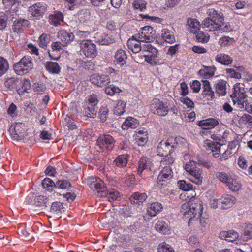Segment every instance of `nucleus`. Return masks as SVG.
<instances>
[{
  "mask_svg": "<svg viewBox=\"0 0 252 252\" xmlns=\"http://www.w3.org/2000/svg\"><path fill=\"white\" fill-rule=\"evenodd\" d=\"M180 101L184 104H185L188 108H193L194 103L192 100H191L188 97H182L180 98Z\"/></svg>",
  "mask_w": 252,
  "mask_h": 252,
  "instance_id": "774afa93",
  "label": "nucleus"
},
{
  "mask_svg": "<svg viewBox=\"0 0 252 252\" xmlns=\"http://www.w3.org/2000/svg\"><path fill=\"white\" fill-rule=\"evenodd\" d=\"M215 61L224 65H229L232 63L231 57L224 53L218 54L215 57Z\"/></svg>",
  "mask_w": 252,
  "mask_h": 252,
  "instance_id": "473e14b6",
  "label": "nucleus"
},
{
  "mask_svg": "<svg viewBox=\"0 0 252 252\" xmlns=\"http://www.w3.org/2000/svg\"><path fill=\"white\" fill-rule=\"evenodd\" d=\"M65 211V207L63 203L60 202L56 201L52 203L49 213L53 217H59L63 212Z\"/></svg>",
  "mask_w": 252,
  "mask_h": 252,
  "instance_id": "cd10ccee",
  "label": "nucleus"
},
{
  "mask_svg": "<svg viewBox=\"0 0 252 252\" xmlns=\"http://www.w3.org/2000/svg\"><path fill=\"white\" fill-rule=\"evenodd\" d=\"M129 158L128 154L120 155L114 160V165L118 168L124 167L126 166Z\"/></svg>",
  "mask_w": 252,
  "mask_h": 252,
  "instance_id": "2f4dec72",
  "label": "nucleus"
},
{
  "mask_svg": "<svg viewBox=\"0 0 252 252\" xmlns=\"http://www.w3.org/2000/svg\"><path fill=\"white\" fill-rule=\"evenodd\" d=\"M173 177V173L170 166L163 167L160 171L158 178V187L159 188H164L168 187L170 184V180Z\"/></svg>",
  "mask_w": 252,
  "mask_h": 252,
  "instance_id": "6e6552de",
  "label": "nucleus"
},
{
  "mask_svg": "<svg viewBox=\"0 0 252 252\" xmlns=\"http://www.w3.org/2000/svg\"><path fill=\"white\" fill-rule=\"evenodd\" d=\"M38 42L40 47L45 48L50 42L49 36L46 34H42L39 37Z\"/></svg>",
  "mask_w": 252,
  "mask_h": 252,
  "instance_id": "09e8293b",
  "label": "nucleus"
},
{
  "mask_svg": "<svg viewBox=\"0 0 252 252\" xmlns=\"http://www.w3.org/2000/svg\"><path fill=\"white\" fill-rule=\"evenodd\" d=\"M87 183L94 191H97L100 197L107 198L109 202L115 201L120 197L119 192L116 189H105V184L99 178L90 177Z\"/></svg>",
  "mask_w": 252,
  "mask_h": 252,
  "instance_id": "f03ea898",
  "label": "nucleus"
},
{
  "mask_svg": "<svg viewBox=\"0 0 252 252\" xmlns=\"http://www.w3.org/2000/svg\"><path fill=\"white\" fill-rule=\"evenodd\" d=\"M219 124L218 120L213 118H209L197 122V125L202 129L205 130H209L214 128L216 126L218 125Z\"/></svg>",
  "mask_w": 252,
  "mask_h": 252,
  "instance_id": "6ab92c4d",
  "label": "nucleus"
},
{
  "mask_svg": "<svg viewBox=\"0 0 252 252\" xmlns=\"http://www.w3.org/2000/svg\"><path fill=\"white\" fill-rule=\"evenodd\" d=\"M33 67L32 60L30 56H24L18 63H15L13 68L15 72L19 75L27 74Z\"/></svg>",
  "mask_w": 252,
  "mask_h": 252,
  "instance_id": "423d86ee",
  "label": "nucleus"
},
{
  "mask_svg": "<svg viewBox=\"0 0 252 252\" xmlns=\"http://www.w3.org/2000/svg\"><path fill=\"white\" fill-rule=\"evenodd\" d=\"M204 68L200 69L198 74L204 79L210 78L213 76L216 68L215 67L204 66Z\"/></svg>",
  "mask_w": 252,
  "mask_h": 252,
  "instance_id": "f704fd0d",
  "label": "nucleus"
},
{
  "mask_svg": "<svg viewBox=\"0 0 252 252\" xmlns=\"http://www.w3.org/2000/svg\"><path fill=\"white\" fill-rule=\"evenodd\" d=\"M141 32L138 34V38L142 42L149 43L154 40L156 37V31L153 28L147 26L141 29Z\"/></svg>",
  "mask_w": 252,
  "mask_h": 252,
  "instance_id": "4468645a",
  "label": "nucleus"
},
{
  "mask_svg": "<svg viewBox=\"0 0 252 252\" xmlns=\"http://www.w3.org/2000/svg\"><path fill=\"white\" fill-rule=\"evenodd\" d=\"M109 112L108 109L106 107H101L100 109L99 113L101 121L105 122L107 119V115Z\"/></svg>",
  "mask_w": 252,
  "mask_h": 252,
  "instance_id": "e2e57ef3",
  "label": "nucleus"
},
{
  "mask_svg": "<svg viewBox=\"0 0 252 252\" xmlns=\"http://www.w3.org/2000/svg\"><path fill=\"white\" fill-rule=\"evenodd\" d=\"M135 132V140L138 145L141 146H144L148 140L147 131L145 129H137Z\"/></svg>",
  "mask_w": 252,
  "mask_h": 252,
  "instance_id": "4be33fe9",
  "label": "nucleus"
},
{
  "mask_svg": "<svg viewBox=\"0 0 252 252\" xmlns=\"http://www.w3.org/2000/svg\"><path fill=\"white\" fill-rule=\"evenodd\" d=\"M234 93L231 94V97L233 99L236 98L237 105L240 108L244 107V102L247 101L246 91L244 87L240 86V84L234 86Z\"/></svg>",
  "mask_w": 252,
  "mask_h": 252,
  "instance_id": "f8f14e48",
  "label": "nucleus"
},
{
  "mask_svg": "<svg viewBox=\"0 0 252 252\" xmlns=\"http://www.w3.org/2000/svg\"><path fill=\"white\" fill-rule=\"evenodd\" d=\"M177 138L173 139L172 138L168 139L166 141H161L157 148V153L158 155L163 157L168 155H170L177 147V144L174 142L176 141Z\"/></svg>",
  "mask_w": 252,
  "mask_h": 252,
  "instance_id": "1a4fd4ad",
  "label": "nucleus"
},
{
  "mask_svg": "<svg viewBox=\"0 0 252 252\" xmlns=\"http://www.w3.org/2000/svg\"><path fill=\"white\" fill-rule=\"evenodd\" d=\"M158 249V252H174L171 246L165 242L160 244Z\"/></svg>",
  "mask_w": 252,
  "mask_h": 252,
  "instance_id": "864d4df0",
  "label": "nucleus"
},
{
  "mask_svg": "<svg viewBox=\"0 0 252 252\" xmlns=\"http://www.w3.org/2000/svg\"><path fill=\"white\" fill-rule=\"evenodd\" d=\"M24 106L26 107V111L28 113L33 115L35 113L36 108L34 105L31 102H25L24 103Z\"/></svg>",
  "mask_w": 252,
  "mask_h": 252,
  "instance_id": "052dcab7",
  "label": "nucleus"
},
{
  "mask_svg": "<svg viewBox=\"0 0 252 252\" xmlns=\"http://www.w3.org/2000/svg\"><path fill=\"white\" fill-rule=\"evenodd\" d=\"M187 24L190 28L189 31L192 33L196 32L201 26L200 22L197 19L191 18L188 19Z\"/></svg>",
  "mask_w": 252,
  "mask_h": 252,
  "instance_id": "4c0bfd02",
  "label": "nucleus"
},
{
  "mask_svg": "<svg viewBox=\"0 0 252 252\" xmlns=\"http://www.w3.org/2000/svg\"><path fill=\"white\" fill-rule=\"evenodd\" d=\"M147 198L148 196L145 193L136 192L132 194L129 200L132 204L141 205L147 200Z\"/></svg>",
  "mask_w": 252,
  "mask_h": 252,
  "instance_id": "c85d7f7f",
  "label": "nucleus"
},
{
  "mask_svg": "<svg viewBox=\"0 0 252 252\" xmlns=\"http://www.w3.org/2000/svg\"><path fill=\"white\" fill-rule=\"evenodd\" d=\"M206 149L207 150H210L214 157L217 158L219 156L220 146L221 144L219 142L212 141L209 140H207L205 142Z\"/></svg>",
  "mask_w": 252,
  "mask_h": 252,
  "instance_id": "393cba45",
  "label": "nucleus"
},
{
  "mask_svg": "<svg viewBox=\"0 0 252 252\" xmlns=\"http://www.w3.org/2000/svg\"><path fill=\"white\" fill-rule=\"evenodd\" d=\"M243 237L246 239L252 238V224H248L246 225L243 233Z\"/></svg>",
  "mask_w": 252,
  "mask_h": 252,
  "instance_id": "5fc2aeb1",
  "label": "nucleus"
},
{
  "mask_svg": "<svg viewBox=\"0 0 252 252\" xmlns=\"http://www.w3.org/2000/svg\"><path fill=\"white\" fill-rule=\"evenodd\" d=\"M203 96L208 100H213L215 98V94L210 86V82L207 80H203Z\"/></svg>",
  "mask_w": 252,
  "mask_h": 252,
  "instance_id": "a878e982",
  "label": "nucleus"
},
{
  "mask_svg": "<svg viewBox=\"0 0 252 252\" xmlns=\"http://www.w3.org/2000/svg\"><path fill=\"white\" fill-rule=\"evenodd\" d=\"M236 198L230 195H225L219 199L220 208L227 209L231 207L236 202Z\"/></svg>",
  "mask_w": 252,
  "mask_h": 252,
  "instance_id": "bb28decb",
  "label": "nucleus"
},
{
  "mask_svg": "<svg viewBox=\"0 0 252 252\" xmlns=\"http://www.w3.org/2000/svg\"><path fill=\"white\" fill-rule=\"evenodd\" d=\"M42 185L43 188L49 191H52L54 189H56V183L54 182L49 178H45L42 181Z\"/></svg>",
  "mask_w": 252,
  "mask_h": 252,
  "instance_id": "49530a36",
  "label": "nucleus"
},
{
  "mask_svg": "<svg viewBox=\"0 0 252 252\" xmlns=\"http://www.w3.org/2000/svg\"><path fill=\"white\" fill-rule=\"evenodd\" d=\"M47 9L46 5L43 2H38L30 6L29 11L36 19H39L44 14Z\"/></svg>",
  "mask_w": 252,
  "mask_h": 252,
  "instance_id": "dca6fc26",
  "label": "nucleus"
},
{
  "mask_svg": "<svg viewBox=\"0 0 252 252\" xmlns=\"http://www.w3.org/2000/svg\"><path fill=\"white\" fill-rule=\"evenodd\" d=\"M9 65L7 61L3 58L0 57V77L7 71Z\"/></svg>",
  "mask_w": 252,
  "mask_h": 252,
  "instance_id": "3c124183",
  "label": "nucleus"
},
{
  "mask_svg": "<svg viewBox=\"0 0 252 252\" xmlns=\"http://www.w3.org/2000/svg\"><path fill=\"white\" fill-rule=\"evenodd\" d=\"M46 70L51 74H58L60 73L61 67L56 62L49 61L45 65Z\"/></svg>",
  "mask_w": 252,
  "mask_h": 252,
  "instance_id": "72a5a7b5",
  "label": "nucleus"
},
{
  "mask_svg": "<svg viewBox=\"0 0 252 252\" xmlns=\"http://www.w3.org/2000/svg\"><path fill=\"white\" fill-rule=\"evenodd\" d=\"M8 17L3 12L0 13V30H4L7 27Z\"/></svg>",
  "mask_w": 252,
  "mask_h": 252,
  "instance_id": "13d9d810",
  "label": "nucleus"
},
{
  "mask_svg": "<svg viewBox=\"0 0 252 252\" xmlns=\"http://www.w3.org/2000/svg\"><path fill=\"white\" fill-rule=\"evenodd\" d=\"M220 235L221 238L224 237L226 241L229 242H233L239 237L238 233L234 230L223 231L220 234Z\"/></svg>",
  "mask_w": 252,
  "mask_h": 252,
  "instance_id": "e433bc0d",
  "label": "nucleus"
},
{
  "mask_svg": "<svg viewBox=\"0 0 252 252\" xmlns=\"http://www.w3.org/2000/svg\"><path fill=\"white\" fill-rule=\"evenodd\" d=\"M162 36L166 42L172 43L175 41V37L172 32L167 29H164L162 30Z\"/></svg>",
  "mask_w": 252,
  "mask_h": 252,
  "instance_id": "a19ab883",
  "label": "nucleus"
},
{
  "mask_svg": "<svg viewBox=\"0 0 252 252\" xmlns=\"http://www.w3.org/2000/svg\"><path fill=\"white\" fill-rule=\"evenodd\" d=\"M138 123L137 120L131 117H128L122 125V128L124 130H126L128 128H135L137 127Z\"/></svg>",
  "mask_w": 252,
  "mask_h": 252,
  "instance_id": "c9c22d12",
  "label": "nucleus"
},
{
  "mask_svg": "<svg viewBox=\"0 0 252 252\" xmlns=\"http://www.w3.org/2000/svg\"><path fill=\"white\" fill-rule=\"evenodd\" d=\"M152 166L153 163L150 158L146 156L142 157L138 162L137 174L144 179L152 176Z\"/></svg>",
  "mask_w": 252,
  "mask_h": 252,
  "instance_id": "0eeeda50",
  "label": "nucleus"
},
{
  "mask_svg": "<svg viewBox=\"0 0 252 252\" xmlns=\"http://www.w3.org/2000/svg\"><path fill=\"white\" fill-rule=\"evenodd\" d=\"M235 43V40L229 36H223L220 39L219 43L221 46L233 45Z\"/></svg>",
  "mask_w": 252,
  "mask_h": 252,
  "instance_id": "603ef678",
  "label": "nucleus"
},
{
  "mask_svg": "<svg viewBox=\"0 0 252 252\" xmlns=\"http://www.w3.org/2000/svg\"><path fill=\"white\" fill-rule=\"evenodd\" d=\"M240 123L248 126L252 127V117L248 114H244L240 119Z\"/></svg>",
  "mask_w": 252,
  "mask_h": 252,
  "instance_id": "8fccbe9b",
  "label": "nucleus"
},
{
  "mask_svg": "<svg viewBox=\"0 0 252 252\" xmlns=\"http://www.w3.org/2000/svg\"><path fill=\"white\" fill-rule=\"evenodd\" d=\"M115 140L110 135H103L97 140V146L102 152H108L112 150L115 146Z\"/></svg>",
  "mask_w": 252,
  "mask_h": 252,
  "instance_id": "9d476101",
  "label": "nucleus"
},
{
  "mask_svg": "<svg viewBox=\"0 0 252 252\" xmlns=\"http://www.w3.org/2000/svg\"><path fill=\"white\" fill-rule=\"evenodd\" d=\"M161 203L158 202H153L147 207V213L151 217H155L157 214L161 212L162 209Z\"/></svg>",
  "mask_w": 252,
  "mask_h": 252,
  "instance_id": "c756f323",
  "label": "nucleus"
},
{
  "mask_svg": "<svg viewBox=\"0 0 252 252\" xmlns=\"http://www.w3.org/2000/svg\"><path fill=\"white\" fill-rule=\"evenodd\" d=\"M141 42L142 41L141 39H137L135 36H132L131 38L128 40L127 45L129 50L133 53H137L143 50V46L141 45Z\"/></svg>",
  "mask_w": 252,
  "mask_h": 252,
  "instance_id": "412c9836",
  "label": "nucleus"
},
{
  "mask_svg": "<svg viewBox=\"0 0 252 252\" xmlns=\"http://www.w3.org/2000/svg\"><path fill=\"white\" fill-rule=\"evenodd\" d=\"M156 230L159 233L165 234L170 231V227L168 222L163 220H158L155 224Z\"/></svg>",
  "mask_w": 252,
  "mask_h": 252,
  "instance_id": "7c9ffc66",
  "label": "nucleus"
},
{
  "mask_svg": "<svg viewBox=\"0 0 252 252\" xmlns=\"http://www.w3.org/2000/svg\"><path fill=\"white\" fill-rule=\"evenodd\" d=\"M161 161V164L162 166H170L175 161V158L172 156H168V155L164 156Z\"/></svg>",
  "mask_w": 252,
  "mask_h": 252,
  "instance_id": "4d7b16f0",
  "label": "nucleus"
},
{
  "mask_svg": "<svg viewBox=\"0 0 252 252\" xmlns=\"http://www.w3.org/2000/svg\"><path fill=\"white\" fill-rule=\"evenodd\" d=\"M158 50L150 44L143 45V50L137 57H135V61L137 63L141 62L144 58L145 61L151 65L158 63Z\"/></svg>",
  "mask_w": 252,
  "mask_h": 252,
  "instance_id": "20e7f679",
  "label": "nucleus"
},
{
  "mask_svg": "<svg viewBox=\"0 0 252 252\" xmlns=\"http://www.w3.org/2000/svg\"><path fill=\"white\" fill-rule=\"evenodd\" d=\"M57 37L60 40L62 45L65 46L73 41L74 35L70 31L62 29L58 32Z\"/></svg>",
  "mask_w": 252,
  "mask_h": 252,
  "instance_id": "2eb2a0df",
  "label": "nucleus"
},
{
  "mask_svg": "<svg viewBox=\"0 0 252 252\" xmlns=\"http://www.w3.org/2000/svg\"><path fill=\"white\" fill-rule=\"evenodd\" d=\"M96 42L101 45H108L115 41L114 37L106 33H97L94 36Z\"/></svg>",
  "mask_w": 252,
  "mask_h": 252,
  "instance_id": "aec40b11",
  "label": "nucleus"
},
{
  "mask_svg": "<svg viewBox=\"0 0 252 252\" xmlns=\"http://www.w3.org/2000/svg\"><path fill=\"white\" fill-rule=\"evenodd\" d=\"M226 74L231 78L239 79L241 77V74L236 72L233 69L228 68L226 69Z\"/></svg>",
  "mask_w": 252,
  "mask_h": 252,
  "instance_id": "69168bd1",
  "label": "nucleus"
},
{
  "mask_svg": "<svg viewBox=\"0 0 252 252\" xmlns=\"http://www.w3.org/2000/svg\"><path fill=\"white\" fill-rule=\"evenodd\" d=\"M178 186L182 190L187 191L193 189L192 185L189 181L185 180H179L177 182Z\"/></svg>",
  "mask_w": 252,
  "mask_h": 252,
  "instance_id": "37998d69",
  "label": "nucleus"
},
{
  "mask_svg": "<svg viewBox=\"0 0 252 252\" xmlns=\"http://www.w3.org/2000/svg\"><path fill=\"white\" fill-rule=\"evenodd\" d=\"M232 191H237L241 189V184L237 180L229 179L226 184Z\"/></svg>",
  "mask_w": 252,
  "mask_h": 252,
  "instance_id": "c03bdc74",
  "label": "nucleus"
},
{
  "mask_svg": "<svg viewBox=\"0 0 252 252\" xmlns=\"http://www.w3.org/2000/svg\"><path fill=\"white\" fill-rule=\"evenodd\" d=\"M49 203L48 198L42 195H39L35 197L34 204L36 206L41 207V209L46 208Z\"/></svg>",
  "mask_w": 252,
  "mask_h": 252,
  "instance_id": "ea45409f",
  "label": "nucleus"
},
{
  "mask_svg": "<svg viewBox=\"0 0 252 252\" xmlns=\"http://www.w3.org/2000/svg\"><path fill=\"white\" fill-rule=\"evenodd\" d=\"M63 14L60 11H55L53 13L49 14L48 22L53 26L57 27L63 21Z\"/></svg>",
  "mask_w": 252,
  "mask_h": 252,
  "instance_id": "5701e85b",
  "label": "nucleus"
},
{
  "mask_svg": "<svg viewBox=\"0 0 252 252\" xmlns=\"http://www.w3.org/2000/svg\"><path fill=\"white\" fill-rule=\"evenodd\" d=\"M226 82L223 80H219L216 84V92L220 95H225L226 94Z\"/></svg>",
  "mask_w": 252,
  "mask_h": 252,
  "instance_id": "58836bf2",
  "label": "nucleus"
},
{
  "mask_svg": "<svg viewBox=\"0 0 252 252\" xmlns=\"http://www.w3.org/2000/svg\"><path fill=\"white\" fill-rule=\"evenodd\" d=\"M80 45L86 57L94 58L96 56L97 50L96 45L91 40H83L80 42Z\"/></svg>",
  "mask_w": 252,
  "mask_h": 252,
  "instance_id": "9b49d317",
  "label": "nucleus"
},
{
  "mask_svg": "<svg viewBox=\"0 0 252 252\" xmlns=\"http://www.w3.org/2000/svg\"><path fill=\"white\" fill-rule=\"evenodd\" d=\"M132 5L135 9H139L141 11L146 8V4L144 1L142 0H135Z\"/></svg>",
  "mask_w": 252,
  "mask_h": 252,
  "instance_id": "680f3d73",
  "label": "nucleus"
},
{
  "mask_svg": "<svg viewBox=\"0 0 252 252\" xmlns=\"http://www.w3.org/2000/svg\"><path fill=\"white\" fill-rule=\"evenodd\" d=\"M207 13L209 17L204 19L201 27L210 32H215L220 29L224 24V16L222 12L211 8L208 10Z\"/></svg>",
  "mask_w": 252,
  "mask_h": 252,
  "instance_id": "7ed1b4c3",
  "label": "nucleus"
},
{
  "mask_svg": "<svg viewBox=\"0 0 252 252\" xmlns=\"http://www.w3.org/2000/svg\"><path fill=\"white\" fill-rule=\"evenodd\" d=\"M71 188L70 182L66 180H60L56 182V189L69 190Z\"/></svg>",
  "mask_w": 252,
  "mask_h": 252,
  "instance_id": "79ce46f5",
  "label": "nucleus"
},
{
  "mask_svg": "<svg viewBox=\"0 0 252 252\" xmlns=\"http://www.w3.org/2000/svg\"><path fill=\"white\" fill-rule=\"evenodd\" d=\"M126 104L124 101H119L115 108L114 112L118 115H122L125 112Z\"/></svg>",
  "mask_w": 252,
  "mask_h": 252,
  "instance_id": "bf43d9fd",
  "label": "nucleus"
},
{
  "mask_svg": "<svg viewBox=\"0 0 252 252\" xmlns=\"http://www.w3.org/2000/svg\"><path fill=\"white\" fill-rule=\"evenodd\" d=\"M127 56L124 50H118L115 55L114 63L116 65L119 67H123L126 66Z\"/></svg>",
  "mask_w": 252,
  "mask_h": 252,
  "instance_id": "b1692460",
  "label": "nucleus"
},
{
  "mask_svg": "<svg viewBox=\"0 0 252 252\" xmlns=\"http://www.w3.org/2000/svg\"><path fill=\"white\" fill-rule=\"evenodd\" d=\"M151 106L154 113L159 116H165L169 110L167 103L157 98L153 100Z\"/></svg>",
  "mask_w": 252,
  "mask_h": 252,
  "instance_id": "ddd939ff",
  "label": "nucleus"
},
{
  "mask_svg": "<svg viewBox=\"0 0 252 252\" xmlns=\"http://www.w3.org/2000/svg\"><path fill=\"white\" fill-rule=\"evenodd\" d=\"M89 104L93 106H97L98 99L97 96L95 94H92L88 97Z\"/></svg>",
  "mask_w": 252,
  "mask_h": 252,
  "instance_id": "0e129e2a",
  "label": "nucleus"
},
{
  "mask_svg": "<svg viewBox=\"0 0 252 252\" xmlns=\"http://www.w3.org/2000/svg\"><path fill=\"white\" fill-rule=\"evenodd\" d=\"M182 212L185 219H189V222L191 220L200 219L202 226L207 223V219L202 217V202L198 199L183 204L181 207Z\"/></svg>",
  "mask_w": 252,
  "mask_h": 252,
  "instance_id": "f257e3e1",
  "label": "nucleus"
},
{
  "mask_svg": "<svg viewBox=\"0 0 252 252\" xmlns=\"http://www.w3.org/2000/svg\"><path fill=\"white\" fill-rule=\"evenodd\" d=\"M200 165L194 161H190L186 163L185 170L189 174V179L197 185H200L202 182L203 177Z\"/></svg>",
  "mask_w": 252,
  "mask_h": 252,
  "instance_id": "39448f33",
  "label": "nucleus"
},
{
  "mask_svg": "<svg viewBox=\"0 0 252 252\" xmlns=\"http://www.w3.org/2000/svg\"><path fill=\"white\" fill-rule=\"evenodd\" d=\"M29 24L30 23L27 20L22 18L16 19L13 21L12 26V31L17 33H22Z\"/></svg>",
  "mask_w": 252,
  "mask_h": 252,
  "instance_id": "a211bd4d",
  "label": "nucleus"
},
{
  "mask_svg": "<svg viewBox=\"0 0 252 252\" xmlns=\"http://www.w3.org/2000/svg\"><path fill=\"white\" fill-rule=\"evenodd\" d=\"M215 176L217 179L225 184H226L229 180L227 174L224 172H217L215 173Z\"/></svg>",
  "mask_w": 252,
  "mask_h": 252,
  "instance_id": "6e6d98bb",
  "label": "nucleus"
},
{
  "mask_svg": "<svg viewBox=\"0 0 252 252\" xmlns=\"http://www.w3.org/2000/svg\"><path fill=\"white\" fill-rule=\"evenodd\" d=\"M20 84L22 85L21 89H19L18 91V93L27 92V90L30 87V83L27 80H23L20 82Z\"/></svg>",
  "mask_w": 252,
  "mask_h": 252,
  "instance_id": "338daca9",
  "label": "nucleus"
},
{
  "mask_svg": "<svg viewBox=\"0 0 252 252\" xmlns=\"http://www.w3.org/2000/svg\"><path fill=\"white\" fill-rule=\"evenodd\" d=\"M90 80L92 84L97 86L102 87L110 83V78L105 75H100L98 74H93L90 78Z\"/></svg>",
  "mask_w": 252,
  "mask_h": 252,
  "instance_id": "f3484780",
  "label": "nucleus"
},
{
  "mask_svg": "<svg viewBox=\"0 0 252 252\" xmlns=\"http://www.w3.org/2000/svg\"><path fill=\"white\" fill-rule=\"evenodd\" d=\"M98 108L97 106H93L89 105L85 109V115L88 117L94 118L96 116Z\"/></svg>",
  "mask_w": 252,
  "mask_h": 252,
  "instance_id": "a18cd8bd",
  "label": "nucleus"
},
{
  "mask_svg": "<svg viewBox=\"0 0 252 252\" xmlns=\"http://www.w3.org/2000/svg\"><path fill=\"white\" fill-rule=\"evenodd\" d=\"M194 33L196 34V40L199 42L206 43L209 40L210 36L202 31H198L196 32H194Z\"/></svg>",
  "mask_w": 252,
  "mask_h": 252,
  "instance_id": "de8ad7c7",
  "label": "nucleus"
}]
</instances>
